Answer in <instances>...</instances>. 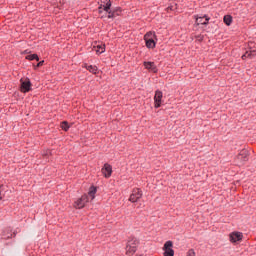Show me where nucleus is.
<instances>
[{
    "mask_svg": "<svg viewBox=\"0 0 256 256\" xmlns=\"http://www.w3.org/2000/svg\"><path fill=\"white\" fill-rule=\"evenodd\" d=\"M137 247H139V240H137V238H129L126 245V255H135Z\"/></svg>",
    "mask_w": 256,
    "mask_h": 256,
    "instance_id": "f257e3e1",
    "label": "nucleus"
},
{
    "mask_svg": "<svg viewBox=\"0 0 256 256\" xmlns=\"http://www.w3.org/2000/svg\"><path fill=\"white\" fill-rule=\"evenodd\" d=\"M155 33L154 32H147L144 35V40L146 42V47L148 49H155Z\"/></svg>",
    "mask_w": 256,
    "mask_h": 256,
    "instance_id": "f03ea898",
    "label": "nucleus"
},
{
    "mask_svg": "<svg viewBox=\"0 0 256 256\" xmlns=\"http://www.w3.org/2000/svg\"><path fill=\"white\" fill-rule=\"evenodd\" d=\"M141 197H143V192L139 190V188H136L132 191L129 201H131V203H137Z\"/></svg>",
    "mask_w": 256,
    "mask_h": 256,
    "instance_id": "7ed1b4c3",
    "label": "nucleus"
},
{
    "mask_svg": "<svg viewBox=\"0 0 256 256\" xmlns=\"http://www.w3.org/2000/svg\"><path fill=\"white\" fill-rule=\"evenodd\" d=\"M87 203H89V196L83 195L80 199H78L74 203V207H75V209H83V207H85V205H87Z\"/></svg>",
    "mask_w": 256,
    "mask_h": 256,
    "instance_id": "20e7f679",
    "label": "nucleus"
},
{
    "mask_svg": "<svg viewBox=\"0 0 256 256\" xmlns=\"http://www.w3.org/2000/svg\"><path fill=\"white\" fill-rule=\"evenodd\" d=\"M173 242L171 241H167L164 244V256H174L175 255V251L173 250Z\"/></svg>",
    "mask_w": 256,
    "mask_h": 256,
    "instance_id": "39448f33",
    "label": "nucleus"
},
{
    "mask_svg": "<svg viewBox=\"0 0 256 256\" xmlns=\"http://www.w3.org/2000/svg\"><path fill=\"white\" fill-rule=\"evenodd\" d=\"M111 9V0H101V4L98 8L99 13H103V11H109Z\"/></svg>",
    "mask_w": 256,
    "mask_h": 256,
    "instance_id": "423d86ee",
    "label": "nucleus"
},
{
    "mask_svg": "<svg viewBox=\"0 0 256 256\" xmlns=\"http://www.w3.org/2000/svg\"><path fill=\"white\" fill-rule=\"evenodd\" d=\"M20 90L22 91V93H27L31 91V81L29 79H25V80L22 79Z\"/></svg>",
    "mask_w": 256,
    "mask_h": 256,
    "instance_id": "0eeeda50",
    "label": "nucleus"
},
{
    "mask_svg": "<svg viewBox=\"0 0 256 256\" xmlns=\"http://www.w3.org/2000/svg\"><path fill=\"white\" fill-rule=\"evenodd\" d=\"M243 240V234L241 232H232L230 234L231 243H239V241Z\"/></svg>",
    "mask_w": 256,
    "mask_h": 256,
    "instance_id": "6e6552de",
    "label": "nucleus"
},
{
    "mask_svg": "<svg viewBox=\"0 0 256 256\" xmlns=\"http://www.w3.org/2000/svg\"><path fill=\"white\" fill-rule=\"evenodd\" d=\"M111 173H113V168L109 164H105L104 167L102 168V174L106 179H109L111 177Z\"/></svg>",
    "mask_w": 256,
    "mask_h": 256,
    "instance_id": "1a4fd4ad",
    "label": "nucleus"
},
{
    "mask_svg": "<svg viewBox=\"0 0 256 256\" xmlns=\"http://www.w3.org/2000/svg\"><path fill=\"white\" fill-rule=\"evenodd\" d=\"M143 65L145 69L151 73H157V65H155V62H144Z\"/></svg>",
    "mask_w": 256,
    "mask_h": 256,
    "instance_id": "9d476101",
    "label": "nucleus"
},
{
    "mask_svg": "<svg viewBox=\"0 0 256 256\" xmlns=\"http://www.w3.org/2000/svg\"><path fill=\"white\" fill-rule=\"evenodd\" d=\"M238 161H241L242 163H245V161H249V152H247V150H242L238 157H237Z\"/></svg>",
    "mask_w": 256,
    "mask_h": 256,
    "instance_id": "9b49d317",
    "label": "nucleus"
},
{
    "mask_svg": "<svg viewBox=\"0 0 256 256\" xmlns=\"http://www.w3.org/2000/svg\"><path fill=\"white\" fill-rule=\"evenodd\" d=\"M209 16L196 17V25H209Z\"/></svg>",
    "mask_w": 256,
    "mask_h": 256,
    "instance_id": "f8f14e48",
    "label": "nucleus"
},
{
    "mask_svg": "<svg viewBox=\"0 0 256 256\" xmlns=\"http://www.w3.org/2000/svg\"><path fill=\"white\" fill-rule=\"evenodd\" d=\"M256 50H248L244 55H242V59H255Z\"/></svg>",
    "mask_w": 256,
    "mask_h": 256,
    "instance_id": "ddd939ff",
    "label": "nucleus"
},
{
    "mask_svg": "<svg viewBox=\"0 0 256 256\" xmlns=\"http://www.w3.org/2000/svg\"><path fill=\"white\" fill-rule=\"evenodd\" d=\"M94 51L98 55H101V53H105V44H98V45L94 46Z\"/></svg>",
    "mask_w": 256,
    "mask_h": 256,
    "instance_id": "4468645a",
    "label": "nucleus"
},
{
    "mask_svg": "<svg viewBox=\"0 0 256 256\" xmlns=\"http://www.w3.org/2000/svg\"><path fill=\"white\" fill-rule=\"evenodd\" d=\"M85 67H86L87 71H89L90 73H93L94 75H97V71H99L97 66L85 65Z\"/></svg>",
    "mask_w": 256,
    "mask_h": 256,
    "instance_id": "2eb2a0df",
    "label": "nucleus"
},
{
    "mask_svg": "<svg viewBox=\"0 0 256 256\" xmlns=\"http://www.w3.org/2000/svg\"><path fill=\"white\" fill-rule=\"evenodd\" d=\"M225 25H227L229 27V25H231V23H233V17H231V15H226L224 16L223 19Z\"/></svg>",
    "mask_w": 256,
    "mask_h": 256,
    "instance_id": "dca6fc26",
    "label": "nucleus"
},
{
    "mask_svg": "<svg viewBox=\"0 0 256 256\" xmlns=\"http://www.w3.org/2000/svg\"><path fill=\"white\" fill-rule=\"evenodd\" d=\"M95 193H97V188L91 187L88 192V195L91 198V201H93V199H95Z\"/></svg>",
    "mask_w": 256,
    "mask_h": 256,
    "instance_id": "f3484780",
    "label": "nucleus"
},
{
    "mask_svg": "<svg viewBox=\"0 0 256 256\" xmlns=\"http://www.w3.org/2000/svg\"><path fill=\"white\" fill-rule=\"evenodd\" d=\"M26 59H28V61H39V56L37 54H30L26 56Z\"/></svg>",
    "mask_w": 256,
    "mask_h": 256,
    "instance_id": "a211bd4d",
    "label": "nucleus"
},
{
    "mask_svg": "<svg viewBox=\"0 0 256 256\" xmlns=\"http://www.w3.org/2000/svg\"><path fill=\"white\" fill-rule=\"evenodd\" d=\"M60 127H61V129H63V131H69V127H71V126H69V122L64 121L61 123Z\"/></svg>",
    "mask_w": 256,
    "mask_h": 256,
    "instance_id": "6ab92c4d",
    "label": "nucleus"
},
{
    "mask_svg": "<svg viewBox=\"0 0 256 256\" xmlns=\"http://www.w3.org/2000/svg\"><path fill=\"white\" fill-rule=\"evenodd\" d=\"M155 107H161V97H154Z\"/></svg>",
    "mask_w": 256,
    "mask_h": 256,
    "instance_id": "aec40b11",
    "label": "nucleus"
},
{
    "mask_svg": "<svg viewBox=\"0 0 256 256\" xmlns=\"http://www.w3.org/2000/svg\"><path fill=\"white\" fill-rule=\"evenodd\" d=\"M106 13H108V19H113V17H115V10H108L106 11Z\"/></svg>",
    "mask_w": 256,
    "mask_h": 256,
    "instance_id": "412c9836",
    "label": "nucleus"
},
{
    "mask_svg": "<svg viewBox=\"0 0 256 256\" xmlns=\"http://www.w3.org/2000/svg\"><path fill=\"white\" fill-rule=\"evenodd\" d=\"M154 97H163V92L157 90Z\"/></svg>",
    "mask_w": 256,
    "mask_h": 256,
    "instance_id": "4be33fe9",
    "label": "nucleus"
},
{
    "mask_svg": "<svg viewBox=\"0 0 256 256\" xmlns=\"http://www.w3.org/2000/svg\"><path fill=\"white\" fill-rule=\"evenodd\" d=\"M187 256H195V250L190 249L187 253Z\"/></svg>",
    "mask_w": 256,
    "mask_h": 256,
    "instance_id": "5701e85b",
    "label": "nucleus"
},
{
    "mask_svg": "<svg viewBox=\"0 0 256 256\" xmlns=\"http://www.w3.org/2000/svg\"><path fill=\"white\" fill-rule=\"evenodd\" d=\"M43 63H45V61H40L37 63L36 67H43Z\"/></svg>",
    "mask_w": 256,
    "mask_h": 256,
    "instance_id": "b1692460",
    "label": "nucleus"
},
{
    "mask_svg": "<svg viewBox=\"0 0 256 256\" xmlns=\"http://www.w3.org/2000/svg\"><path fill=\"white\" fill-rule=\"evenodd\" d=\"M196 38L198 41H203V36H197Z\"/></svg>",
    "mask_w": 256,
    "mask_h": 256,
    "instance_id": "393cba45",
    "label": "nucleus"
},
{
    "mask_svg": "<svg viewBox=\"0 0 256 256\" xmlns=\"http://www.w3.org/2000/svg\"><path fill=\"white\" fill-rule=\"evenodd\" d=\"M3 186H0V200L3 199V195L1 194V189Z\"/></svg>",
    "mask_w": 256,
    "mask_h": 256,
    "instance_id": "a878e982",
    "label": "nucleus"
}]
</instances>
